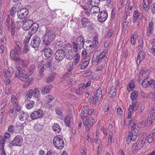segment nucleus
I'll use <instances>...</instances> for the list:
<instances>
[{
	"label": "nucleus",
	"mask_w": 155,
	"mask_h": 155,
	"mask_svg": "<svg viewBox=\"0 0 155 155\" xmlns=\"http://www.w3.org/2000/svg\"><path fill=\"white\" fill-rule=\"evenodd\" d=\"M138 93L137 91H134L131 94V99H137L138 98Z\"/></svg>",
	"instance_id": "864d4df0"
},
{
	"label": "nucleus",
	"mask_w": 155,
	"mask_h": 155,
	"mask_svg": "<svg viewBox=\"0 0 155 155\" xmlns=\"http://www.w3.org/2000/svg\"><path fill=\"white\" fill-rule=\"evenodd\" d=\"M53 142L55 147L58 149H63L64 145L63 137L60 135L56 136L54 137Z\"/></svg>",
	"instance_id": "20e7f679"
},
{
	"label": "nucleus",
	"mask_w": 155,
	"mask_h": 155,
	"mask_svg": "<svg viewBox=\"0 0 155 155\" xmlns=\"http://www.w3.org/2000/svg\"><path fill=\"white\" fill-rule=\"evenodd\" d=\"M54 28L53 27H47L46 33L42 38L43 45L50 46L51 45L56 36L54 33Z\"/></svg>",
	"instance_id": "f257e3e1"
},
{
	"label": "nucleus",
	"mask_w": 155,
	"mask_h": 155,
	"mask_svg": "<svg viewBox=\"0 0 155 155\" xmlns=\"http://www.w3.org/2000/svg\"><path fill=\"white\" fill-rule=\"evenodd\" d=\"M141 83L142 86L144 88H147L150 87L153 83V80L149 79L148 78L143 79Z\"/></svg>",
	"instance_id": "aec40b11"
},
{
	"label": "nucleus",
	"mask_w": 155,
	"mask_h": 155,
	"mask_svg": "<svg viewBox=\"0 0 155 155\" xmlns=\"http://www.w3.org/2000/svg\"><path fill=\"white\" fill-rule=\"evenodd\" d=\"M16 54H10V56L11 58L15 61L19 62L21 60V58L19 57H16Z\"/></svg>",
	"instance_id": "603ef678"
},
{
	"label": "nucleus",
	"mask_w": 155,
	"mask_h": 155,
	"mask_svg": "<svg viewBox=\"0 0 155 155\" xmlns=\"http://www.w3.org/2000/svg\"><path fill=\"white\" fill-rule=\"evenodd\" d=\"M150 71L145 69H143L139 73L137 81L139 83H140L144 79L147 78L149 75Z\"/></svg>",
	"instance_id": "1a4fd4ad"
},
{
	"label": "nucleus",
	"mask_w": 155,
	"mask_h": 155,
	"mask_svg": "<svg viewBox=\"0 0 155 155\" xmlns=\"http://www.w3.org/2000/svg\"><path fill=\"white\" fill-rule=\"evenodd\" d=\"M19 115V118L21 121H24L27 120L29 117V115L28 113L25 112L23 111H21Z\"/></svg>",
	"instance_id": "393cba45"
},
{
	"label": "nucleus",
	"mask_w": 155,
	"mask_h": 155,
	"mask_svg": "<svg viewBox=\"0 0 155 155\" xmlns=\"http://www.w3.org/2000/svg\"><path fill=\"white\" fill-rule=\"evenodd\" d=\"M84 43V38L82 35L78 36L75 42H73V51L74 52L78 51V48L81 49L83 46Z\"/></svg>",
	"instance_id": "7ed1b4c3"
},
{
	"label": "nucleus",
	"mask_w": 155,
	"mask_h": 155,
	"mask_svg": "<svg viewBox=\"0 0 155 155\" xmlns=\"http://www.w3.org/2000/svg\"><path fill=\"white\" fill-rule=\"evenodd\" d=\"M110 97H114L116 94V89L115 86H112L110 89V91L108 92Z\"/></svg>",
	"instance_id": "c85d7f7f"
},
{
	"label": "nucleus",
	"mask_w": 155,
	"mask_h": 155,
	"mask_svg": "<svg viewBox=\"0 0 155 155\" xmlns=\"http://www.w3.org/2000/svg\"><path fill=\"white\" fill-rule=\"evenodd\" d=\"M90 22L87 18H83L81 20V25L82 27L86 28L87 25Z\"/></svg>",
	"instance_id": "e433bc0d"
},
{
	"label": "nucleus",
	"mask_w": 155,
	"mask_h": 155,
	"mask_svg": "<svg viewBox=\"0 0 155 155\" xmlns=\"http://www.w3.org/2000/svg\"><path fill=\"white\" fill-rule=\"evenodd\" d=\"M147 35L150 36L153 32L154 29V25L153 22L151 21L149 24L148 26L147 27Z\"/></svg>",
	"instance_id": "a211bd4d"
},
{
	"label": "nucleus",
	"mask_w": 155,
	"mask_h": 155,
	"mask_svg": "<svg viewBox=\"0 0 155 155\" xmlns=\"http://www.w3.org/2000/svg\"><path fill=\"white\" fill-rule=\"evenodd\" d=\"M44 45V48L43 50L44 52V55L46 58L48 59L53 54V50L51 48L48 47L49 46Z\"/></svg>",
	"instance_id": "2eb2a0df"
},
{
	"label": "nucleus",
	"mask_w": 155,
	"mask_h": 155,
	"mask_svg": "<svg viewBox=\"0 0 155 155\" xmlns=\"http://www.w3.org/2000/svg\"><path fill=\"white\" fill-rule=\"evenodd\" d=\"M43 126L40 124L36 123L35 124L33 127L34 130L36 131H39L43 130Z\"/></svg>",
	"instance_id": "2f4dec72"
},
{
	"label": "nucleus",
	"mask_w": 155,
	"mask_h": 155,
	"mask_svg": "<svg viewBox=\"0 0 155 155\" xmlns=\"http://www.w3.org/2000/svg\"><path fill=\"white\" fill-rule=\"evenodd\" d=\"M91 10L93 11V12L94 13L100 12V8L97 6H94L91 8Z\"/></svg>",
	"instance_id": "3c124183"
},
{
	"label": "nucleus",
	"mask_w": 155,
	"mask_h": 155,
	"mask_svg": "<svg viewBox=\"0 0 155 155\" xmlns=\"http://www.w3.org/2000/svg\"><path fill=\"white\" fill-rule=\"evenodd\" d=\"M33 97L35 98H38L39 95H40V91L38 88H35L33 90Z\"/></svg>",
	"instance_id": "c03bdc74"
},
{
	"label": "nucleus",
	"mask_w": 155,
	"mask_h": 155,
	"mask_svg": "<svg viewBox=\"0 0 155 155\" xmlns=\"http://www.w3.org/2000/svg\"><path fill=\"white\" fill-rule=\"evenodd\" d=\"M80 151L81 154L82 155H85L86 153L84 149V148L83 146L81 145L80 147Z\"/></svg>",
	"instance_id": "774afa93"
},
{
	"label": "nucleus",
	"mask_w": 155,
	"mask_h": 155,
	"mask_svg": "<svg viewBox=\"0 0 155 155\" xmlns=\"http://www.w3.org/2000/svg\"><path fill=\"white\" fill-rule=\"evenodd\" d=\"M33 21L32 20L29 19L28 18H26L21 21L22 23V27L23 29L26 31L28 30L31 28Z\"/></svg>",
	"instance_id": "423d86ee"
},
{
	"label": "nucleus",
	"mask_w": 155,
	"mask_h": 155,
	"mask_svg": "<svg viewBox=\"0 0 155 155\" xmlns=\"http://www.w3.org/2000/svg\"><path fill=\"white\" fill-rule=\"evenodd\" d=\"M65 56V52L62 49L57 50L54 54L55 58L57 61L58 62L61 61L64 58Z\"/></svg>",
	"instance_id": "6e6552de"
},
{
	"label": "nucleus",
	"mask_w": 155,
	"mask_h": 155,
	"mask_svg": "<svg viewBox=\"0 0 155 155\" xmlns=\"http://www.w3.org/2000/svg\"><path fill=\"white\" fill-rule=\"evenodd\" d=\"M53 99H54L52 97L51 95H48L45 97L44 100L46 104H50Z\"/></svg>",
	"instance_id": "4c0bfd02"
},
{
	"label": "nucleus",
	"mask_w": 155,
	"mask_h": 155,
	"mask_svg": "<svg viewBox=\"0 0 155 155\" xmlns=\"http://www.w3.org/2000/svg\"><path fill=\"white\" fill-rule=\"evenodd\" d=\"M155 120V117H152L150 116L148 117L147 118V123L150 124H152L153 122Z\"/></svg>",
	"instance_id": "0e129e2a"
},
{
	"label": "nucleus",
	"mask_w": 155,
	"mask_h": 155,
	"mask_svg": "<svg viewBox=\"0 0 155 155\" xmlns=\"http://www.w3.org/2000/svg\"><path fill=\"white\" fill-rule=\"evenodd\" d=\"M15 77L18 78L20 80L24 82H27L30 80H32L31 79L29 78L28 75L25 73L21 74L18 75Z\"/></svg>",
	"instance_id": "6ab92c4d"
},
{
	"label": "nucleus",
	"mask_w": 155,
	"mask_h": 155,
	"mask_svg": "<svg viewBox=\"0 0 155 155\" xmlns=\"http://www.w3.org/2000/svg\"><path fill=\"white\" fill-rule=\"evenodd\" d=\"M23 141L22 138L19 135L16 136L12 142V144L14 146H21Z\"/></svg>",
	"instance_id": "dca6fc26"
},
{
	"label": "nucleus",
	"mask_w": 155,
	"mask_h": 155,
	"mask_svg": "<svg viewBox=\"0 0 155 155\" xmlns=\"http://www.w3.org/2000/svg\"><path fill=\"white\" fill-rule=\"evenodd\" d=\"M145 135H146V134H145ZM154 136H153L152 134V135H149L147 137L143 134L142 135L141 137L142 139H143V137L145 138V142L147 140L148 143H150L153 141L154 140Z\"/></svg>",
	"instance_id": "7c9ffc66"
},
{
	"label": "nucleus",
	"mask_w": 155,
	"mask_h": 155,
	"mask_svg": "<svg viewBox=\"0 0 155 155\" xmlns=\"http://www.w3.org/2000/svg\"><path fill=\"white\" fill-rule=\"evenodd\" d=\"M71 120V117L69 115H66L64 117V121L66 127H70Z\"/></svg>",
	"instance_id": "72a5a7b5"
},
{
	"label": "nucleus",
	"mask_w": 155,
	"mask_h": 155,
	"mask_svg": "<svg viewBox=\"0 0 155 155\" xmlns=\"http://www.w3.org/2000/svg\"><path fill=\"white\" fill-rule=\"evenodd\" d=\"M73 64L72 62L69 63L67 67V69L69 72H71L73 68Z\"/></svg>",
	"instance_id": "e2e57ef3"
},
{
	"label": "nucleus",
	"mask_w": 155,
	"mask_h": 155,
	"mask_svg": "<svg viewBox=\"0 0 155 155\" xmlns=\"http://www.w3.org/2000/svg\"><path fill=\"white\" fill-rule=\"evenodd\" d=\"M24 127L23 124H17L15 127V130L18 132H21L22 131Z\"/></svg>",
	"instance_id": "473e14b6"
},
{
	"label": "nucleus",
	"mask_w": 155,
	"mask_h": 155,
	"mask_svg": "<svg viewBox=\"0 0 155 155\" xmlns=\"http://www.w3.org/2000/svg\"><path fill=\"white\" fill-rule=\"evenodd\" d=\"M52 64V60L51 59H47L44 64V65L45 68H48L51 67Z\"/></svg>",
	"instance_id": "ea45409f"
},
{
	"label": "nucleus",
	"mask_w": 155,
	"mask_h": 155,
	"mask_svg": "<svg viewBox=\"0 0 155 155\" xmlns=\"http://www.w3.org/2000/svg\"><path fill=\"white\" fill-rule=\"evenodd\" d=\"M33 95V90L29 89L26 93L25 98L26 100H30Z\"/></svg>",
	"instance_id": "f704fd0d"
},
{
	"label": "nucleus",
	"mask_w": 155,
	"mask_h": 155,
	"mask_svg": "<svg viewBox=\"0 0 155 155\" xmlns=\"http://www.w3.org/2000/svg\"><path fill=\"white\" fill-rule=\"evenodd\" d=\"M113 34V29L111 28L110 29L108 32L105 36V38H109Z\"/></svg>",
	"instance_id": "13d9d810"
},
{
	"label": "nucleus",
	"mask_w": 155,
	"mask_h": 155,
	"mask_svg": "<svg viewBox=\"0 0 155 155\" xmlns=\"http://www.w3.org/2000/svg\"><path fill=\"white\" fill-rule=\"evenodd\" d=\"M74 62L75 64H77L80 60V55L78 53H77L74 56Z\"/></svg>",
	"instance_id": "5fc2aeb1"
},
{
	"label": "nucleus",
	"mask_w": 155,
	"mask_h": 155,
	"mask_svg": "<svg viewBox=\"0 0 155 155\" xmlns=\"http://www.w3.org/2000/svg\"><path fill=\"white\" fill-rule=\"evenodd\" d=\"M46 68L44 66V64H42V63L40 62L38 65V69L39 71V72L40 73L44 72L45 70L46 69Z\"/></svg>",
	"instance_id": "37998d69"
},
{
	"label": "nucleus",
	"mask_w": 155,
	"mask_h": 155,
	"mask_svg": "<svg viewBox=\"0 0 155 155\" xmlns=\"http://www.w3.org/2000/svg\"><path fill=\"white\" fill-rule=\"evenodd\" d=\"M129 85L127 87V90L129 91H130L133 90L134 88L135 85L132 83V80L131 82L129 83Z\"/></svg>",
	"instance_id": "4d7b16f0"
},
{
	"label": "nucleus",
	"mask_w": 155,
	"mask_h": 155,
	"mask_svg": "<svg viewBox=\"0 0 155 155\" xmlns=\"http://www.w3.org/2000/svg\"><path fill=\"white\" fill-rule=\"evenodd\" d=\"M145 57V53L142 50H140L138 54L137 59V62L138 63V61H139V64H140V62L142 61L144 58Z\"/></svg>",
	"instance_id": "a878e982"
},
{
	"label": "nucleus",
	"mask_w": 155,
	"mask_h": 155,
	"mask_svg": "<svg viewBox=\"0 0 155 155\" xmlns=\"http://www.w3.org/2000/svg\"><path fill=\"white\" fill-rule=\"evenodd\" d=\"M8 102V100L7 99L4 100L3 102L0 105V107L1 108V110L3 112L5 111V107L6 105Z\"/></svg>",
	"instance_id": "09e8293b"
},
{
	"label": "nucleus",
	"mask_w": 155,
	"mask_h": 155,
	"mask_svg": "<svg viewBox=\"0 0 155 155\" xmlns=\"http://www.w3.org/2000/svg\"><path fill=\"white\" fill-rule=\"evenodd\" d=\"M81 116L83 120H85V119L86 118H87V117L88 115L87 112H81Z\"/></svg>",
	"instance_id": "bf43d9fd"
},
{
	"label": "nucleus",
	"mask_w": 155,
	"mask_h": 155,
	"mask_svg": "<svg viewBox=\"0 0 155 155\" xmlns=\"http://www.w3.org/2000/svg\"><path fill=\"white\" fill-rule=\"evenodd\" d=\"M16 69L17 70V71H16L15 73V76L16 77L18 75H20L24 73L25 72V70L24 67H22L20 66H17Z\"/></svg>",
	"instance_id": "cd10ccee"
},
{
	"label": "nucleus",
	"mask_w": 155,
	"mask_h": 155,
	"mask_svg": "<svg viewBox=\"0 0 155 155\" xmlns=\"http://www.w3.org/2000/svg\"><path fill=\"white\" fill-rule=\"evenodd\" d=\"M21 4L20 2H18L16 3L13 6V7L15 8V9L17 10L18 11L20 10V9L21 8Z\"/></svg>",
	"instance_id": "052dcab7"
},
{
	"label": "nucleus",
	"mask_w": 155,
	"mask_h": 155,
	"mask_svg": "<svg viewBox=\"0 0 155 155\" xmlns=\"http://www.w3.org/2000/svg\"><path fill=\"white\" fill-rule=\"evenodd\" d=\"M128 25V22L127 21H124L123 23V31H125Z\"/></svg>",
	"instance_id": "69168bd1"
},
{
	"label": "nucleus",
	"mask_w": 155,
	"mask_h": 155,
	"mask_svg": "<svg viewBox=\"0 0 155 155\" xmlns=\"http://www.w3.org/2000/svg\"><path fill=\"white\" fill-rule=\"evenodd\" d=\"M137 123L134 122L131 124L130 126H129V129L130 130L128 133V137L130 140L135 141L137 136L139 134V128L137 126Z\"/></svg>",
	"instance_id": "f03ea898"
},
{
	"label": "nucleus",
	"mask_w": 155,
	"mask_h": 155,
	"mask_svg": "<svg viewBox=\"0 0 155 155\" xmlns=\"http://www.w3.org/2000/svg\"><path fill=\"white\" fill-rule=\"evenodd\" d=\"M41 42L40 38L38 36H34L31 39L30 45L34 48H37L39 47Z\"/></svg>",
	"instance_id": "9d476101"
},
{
	"label": "nucleus",
	"mask_w": 155,
	"mask_h": 155,
	"mask_svg": "<svg viewBox=\"0 0 155 155\" xmlns=\"http://www.w3.org/2000/svg\"><path fill=\"white\" fill-rule=\"evenodd\" d=\"M15 45L13 49L10 51V54L19 55L22 52L20 46V43L18 41H15Z\"/></svg>",
	"instance_id": "f8f14e48"
},
{
	"label": "nucleus",
	"mask_w": 155,
	"mask_h": 155,
	"mask_svg": "<svg viewBox=\"0 0 155 155\" xmlns=\"http://www.w3.org/2000/svg\"><path fill=\"white\" fill-rule=\"evenodd\" d=\"M14 72V68L12 67H9L8 70H5L4 71V75L6 78H7V77H10L12 76Z\"/></svg>",
	"instance_id": "4be33fe9"
},
{
	"label": "nucleus",
	"mask_w": 155,
	"mask_h": 155,
	"mask_svg": "<svg viewBox=\"0 0 155 155\" xmlns=\"http://www.w3.org/2000/svg\"><path fill=\"white\" fill-rule=\"evenodd\" d=\"M107 17L108 14L107 11L102 10L99 12L97 16L98 20L100 22H104L107 19Z\"/></svg>",
	"instance_id": "4468645a"
},
{
	"label": "nucleus",
	"mask_w": 155,
	"mask_h": 155,
	"mask_svg": "<svg viewBox=\"0 0 155 155\" xmlns=\"http://www.w3.org/2000/svg\"><path fill=\"white\" fill-rule=\"evenodd\" d=\"M29 13L28 9L24 8L19 10L17 13V16L20 19H23L28 15Z\"/></svg>",
	"instance_id": "ddd939ff"
},
{
	"label": "nucleus",
	"mask_w": 155,
	"mask_h": 155,
	"mask_svg": "<svg viewBox=\"0 0 155 155\" xmlns=\"http://www.w3.org/2000/svg\"><path fill=\"white\" fill-rule=\"evenodd\" d=\"M29 51V47L28 46L27 44L25 43V44L23 49V52L24 53H27Z\"/></svg>",
	"instance_id": "680f3d73"
},
{
	"label": "nucleus",
	"mask_w": 155,
	"mask_h": 155,
	"mask_svg": "<svg viewBox=\"0 0 155 155\" xmlns=\"http://www.w3.org/2000/svg\"><path fill=\"white\" fill-rule=\"evenodd\" d=\"M149 114L150 116L152 117H155V107L153 106L151 107Z\"/></svg>",
	"instance_id": "49530a36"
},
{
	"label": "nucleus",
	"mask_w": 155,
	"mask_h": 155,
	"mask_svg": "<svg viewBox=\"0 0 155 155\" xmlns=\"http://www.w3.org/2000/svg\"><path fill=\"white\" fill-rule=\"evenodd\" d=\"M94 110L93 109H89L87 111V114L88 116L92 115V116H95V113L94 112Z\"/></svg>",
	"instance_id": "338daca9"
},
{
	"label": "nucleus",
	"mask_w": 155,
	"mask_h": 155,
	"mask_svg": "<svg viewBox=\"0 0 155 155\" xmlns=\"http://www.w3.org/2000/svg\"><path fill=\"white\" fill-rule=\"evenodd\" d=\"M35 69V66L34 64H32L30 65L29 68V70L28 72V75L31 76L34 72Z\"/></svg>",
	"instance_id": "de8ad7c7"
},
{
	"label": "nucleus",
	"mask_w": 155,
	"mask_h": 155,
	"mask_svg": "<svg viewBox=\"0 0 155 155\" xmlns=\"http://www.w3.org/2000/svg\"><path fill=\"white\" fill-rule=\"evenodd\" d=\"M102 96V90L101 87H100L97 89L95 96V100L96 101H99L101 99Z\"/></svg>",
	"instance_id": "412c9836"
},
{
	"label": "nucleus",
	"mask_w": 155,
	"mask_h": 155,
	"mask_svg": "<svg viewBox=\"0 0 155 155\" xmlns=\"http://www.w3.org/2000/svg\"><path fill=\"white\" fill-rule=\"evenodd\" d=\"M44 115L43 111L41 109L33 112L30 115V117L32 120L37 119L42 117Z\"/></svg>",
	"instance_id": "9b49d317"
},
{
	"label": "nucleus",
	"mask_w": 155,
	"mask_h": 155,
	"mask_svg": "<svg viewBox=\"0 0 155 155\" xmlns=\"http://www.w3.org/2000/svg\"><path fill=\"white\" fill-rule=\"evenodd\" d=\"M134 18H139L141 20L142 19L143 15L138 11H135L134 13Z\"/></svg>",
	"instance_id": "58836bf2"
},
{
	"label": "nucleus",
	"mask_w": 155,
	"mask_h": 155,
	"mask_svg": "<svg viewBox=\"0 0 155 155\" xmlns=\"http://www.w3.org/2000/svg\"><path fill=\"white\" fill-rule=\"evenodd\" d=\"M143 139H142L141 137L139 141L134 144L132 147V151L136 152V151L142 148L145 143V138L143 137Z\"/></svg>",
	"instance_id": "0eeeda50"
},
{
	"label": "nucleus",
	"mask_w": 155,
	"mask_h": 155,
	"mask_svg": "<svg viewBox=\"0 0 155 155\" xmlns=\"http://www.w3.org/2000/svg\"><path fill=\"white\" fill-rule=\"evenodd\" d=\"M56 74L55 73H52L46 79V83H49L53 81L56 76Z\"/></svg>",
	"instance_id": "bb28decb"
},
{
	"label": "nucleus",
	"mask_w": 155,
	"mask_h": 155,
	"mask_svg": "<svg viewBox=\"0 0 155 155\" xmlns=\"http://www.w3.org/2000/svg\"><path fill=\"white\" fill-rule=\"evenodd\" d=\"M9 115L11 117H14L17 116V112L13 108H10L9 110Z\"/></svg>",
	"instance_id": "79ce46f5"
},
{
	"label": "nucleus",
	"mask_w": 155,
	"mask_h": 155,
	"mask_svg": "<svg viewBox=\"0 0 155 155\" xmlns=\"http://www.w3.org/2000/svg\"><path fill=\"white\" fill-rule=\"evenodd\" d=\"M128 117L126 119V121L128 120V124H130V125L132 123H134V122H135V123H136V121L135 119H132L131 116L132 115V111H133V110H131L130 109H128Z\"/></svg>",
	"instance_id": "b1692460"
},
{
	"label": "nucleus",
	"mask_w": 155,
	"mask_h": 155,
	"mask_svg": "<svg viewBox=\"0 0 155 155\" xmlns=\"http://www.w3.org/2000/svg\"><path fill=\"white\" fill-rule=\"evenodd\" d=\"M53 87V86L51 84L45 85L42 89L41 91V94L45 95L48 94L52 90Z\"/></svg>",
	"instance_id": "f3484780"
},
{
	"label": "nucleus",
	"mask_w": 155,
	"mask_h": 155,
	"mask_svg": "<svg viewBox=\"0 0 155 155\" xmlns=\"http://www.w3.org/2000/svg\"><path fill=\"white\" fill-rule=\"evenodd\" d=\"M83 121L85 127L86 131L88 132L94 123L95 119L94 117H90Z\"/></svg>",
	"instance_id": "39448f33"
},
{
	"label": "nucleus",
	"mask_w": 155,
	"mask_h": 155,
	"mask_svg": "<svg viewBox=\"0 0 155 155\" xmlns=\"http://www.w3.org/2000/svg\"><path fill=\"white\" fill-rule=\"evenodd\" d=\"M25 107L28 109H30L33 108L35 106V102L30 100H25Z\"/></svg>",
	"instance_id": "5701e85b"
},
{
	"label": "nucleus",
	"mask_w": 155,
	"mask_h": 155,
	"mask_svg": "<svg viewBox=\"0 0 155 155\" xmlns=\"http://www.w3.org/2000/svg\"><path fill=\"white\" fill-rule=\"evenodd\" d=\"M11 98L13 103V106L18 104V102L17 99L15 96L12 95L11 97Z\"/></svg>",
	"instance_id": "8fccbe9b"
},
{
	"label": "nucleus",
	"mask_w": 155,
	"mask_h": 155,
	"mask_svg": "<svg viewBox=\"0 0 155 155\" xmlns=\"http://www.w3.org/2000/svg\"><path fill=\"white\" fill-rule=\"evenodd\" d=\"M31 28L32 31L33 33H35L37 31L39 28L38 24L37 23H33V25Z\"/></svg>",
	"instance_id": "a18cd8bd"
},
{
	"label": "nucleus",
	"mask_w": 155,
	"mask_h": 155,
	"mask_svg": "<svg viewBox=\"0 0 155 155\" xmlns=\"http://www.w3.org/2000/svg\"><path fill=\"white\" fill-rule=\"evenodd\" d=\"M91 42V43H92V41L90 40H87L86 41H84V44L83 46H82V48L86 50L89 51V49L88 47L89 46V44Z\"/></svg>",
	"instance_id": "a19ab883"
},
{
	"label": "nucleus",
	"mask_w": 155,
	"mask_h": 155,
	"mask_svg": "<svg viewBox=\"0 0 155 155\" xmlns=\"http://www.w3.org/2000/svg\"><path fill=\"white\" fill-rule=\"evenodd\" d=\"M139 42L138 48L140 50H142L143 48V41L142 38H140Z\"/></svg>",
	"instance_id": "6e6d98bb"
},
{
	"label": "nucleus",
	"mask_w": 155,
	"mask_h": 155,
	"mask_svg": "<svg viewBox=\"0 0 155 155\" xmlns=\"http://www.w3.org/2000/svg\"><path fill=\"white\" fill-rule=\"evenodd\" d=\"M131 99L132 100V105H130L128 109L133 110V111H135L137 110V107H136V104L137 103L136 99Z\"/></svg>",
	"instance_id": "c9c22d12"
},
{
	"label": "nucleus",
	"mask_w": 155,
	"mask_h": 155,
	"mask_svg": "<svg viewBox=\"0 0 155 155\" xmlns=\"http://www.w3.org/2000/svg\"><path fill=\"white\" fill-rule=\"evenodd\" d=\"M52 129L55 133H59L61 132V129L57 124L54 123L52 127Z\"/></svg>",
	"instance_id": "c756f323"
}]
</instances>
